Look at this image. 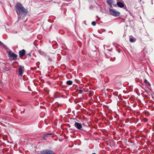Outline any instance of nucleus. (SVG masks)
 I'll list each match as a JSON object with an SVG mask.
<instances>
[{"instance_id":"1","label":"nucleus","mask_w":154,"mask_h":154,"mask_svg":"<svg viewBox=\"0 0 154 154\" xmlns=\"http://www.w3.org/2000/svg\"><path fill=\"white\" fill-rule=\"evenodd\" d=\"M16 11L17 14L20 16L21 14H26L27 12L20 3H17L15 6Z\"/></svg>"},{"instance_id":"2","label":"nucleus","mask_w":154,"mask_h":154,"mask_svg":"<svg viewBox=\"0 0 154 154\" xmlns=\"http://www.w3.org/2000/svg\"><path fill=\"white\" fill-rule=\"evenodd\" d=\"M109 12L111 14L114 16H118L120 15V13L119 11H117L114 9H109Z\"/></svg>"},{"instance_id":"3","label":"nucleus","mask_w":154,"mask_h":154,"mask_svg":"<svg viewBox=\"0 0 154 154\" xmlns=\"http://www.w3.org/2000/svg\"><path fill=\"white\" fill-rule=\"evenodd\" d=\"M8 55L9 58L13 60H15L17 59V55L13 52L10 51L8 53Z\"/></svg>"},{"instance_id":"4","label":"nucleus","mask_w":154,"mask_h":154,"mask_svg":"<svg viewBox=\"0 0 154 154\" xmlns=\"http://www.w3.org/2000/svg\"><path fill=\"white\" fill-rule=\"evenodd\" d=\"M74 126L76 128L79 130H81L82 129V124L80 123L75 122L74 124Z\"/></svg>"},{"instance_id":"5","label":"nucleus","mask_w":154,"mask_h":154,"mask_svg":"<svg viewBox=\"0 0 154 154\" xmlns=\"http://www.w3.org/2000/svg\"><path fill=\"white\" fill-rule=\"evenodd\" d=\"M24 70V67L23 66H20L19 68V74L21 76L23 74Z\"/></svg>"},{"instance_id":"6","label":"nucleus","mask_w":154,"mask_h":154,"mask_svg":"<svg viewBox=\"0 0 154 154\" xmlns=\"http://www.w3.org/2000/svg\"><path fill=\"white\" fill-rule=\"evenodd\" d=\"M25 51L24 49H23L19 51V54L20 57H23L25 54Z\"/></svg>"},{"instance_id":"7","label":"nucleus","mask_w":154,"mask_h":154,"mask_svg":"<svg viewBox=\"0 0 154 154\" xmlns=\"http://www.w3.org/2000/svg\"><path fill=\"white\" fill-rule=\"evenodd\" d=\"M117 4L119 7L122 8L124 7V5L123 3L121 2H118L117 3Z\"/></svg>"},{"instance_id":"8","label":"nucleus","mask_w":154,"mask_h":154,"mask_svg":"<svg viewBox=\"0 0 154 154\" xmlns=\"http://www.w3.org/2000/svg\"><path fill=\"white\" fill-rule=\"evenodd\" d=\"M107 3L110 7H111L112 5V0H107Z\"/></svg>"},{"instance_id":"9","label":"nucleus","mask_w":154,"mask_h":154,"mask_svg":"<svg viewBox=\"0 0 154 154\" xmlns=\"http://www.w3.org/2000/svg\"><path fill=\"white\" fill-rule=\"evenodd\" d=\"M129 40L130 42H134L136 41V39L135 38H130Z\"/></svg>"},{"instance_id":"10","label":"nucleus","mask_w":154,"mask_h":154,"mask_svg":"<svg viewBox=\"0 0 154 154\" xmlns=\"http://www.w3.org/2000/svg\"><path fill=\"white\" fill-rule=\"evenodd\" d=\"M41 154H48V151L47 150L42 151L41 152Z\"/></svg>"},{"instance_id":"11","label":"nucleus","mask_w":154,"mask_h":154,"mask_svg":"<svg viewBox=\"0 0 154 154\" xmlns=\"http://www.w3.org/2000/svg\"><path fill=\"white\" fill-rule=\"evenodd\" d=\"M144 82H145V83H146V84H147L148 85H149V86H150V83L146 79L144 80Z\"/></svg>"},{"instance_id":"12","label":"nucleus","mask_w":154,"mask_h":154,"mask_svg":"<svg viewBox=\"0 0 154 154\" xmlns=\"http://www.w3.org/2000/svg\"><path fill=\"white\" fill-rule=\"evenodd\" d=\"M67 83L68 85H70L72 84V82L71 81L69 80L67 81Z\"/></svg>"},{"instance_id":"13","label":"nucleus","mask_w":154,"mask_h":154,"mask_svg":"<svg viewBox=\"0 0 154 154\" xmlns=\"http://www.w3.org/2000/svg\"><path fill=\"white\" fill-rule=\"evenodd\" d=\"M49 154H54V153L52 151H49Z\"/></svg>"},{"instance_id":"14","label":"nucleus","mask_w":154,"mask_h":154,"mask_svg":"<svg viewBox=\"0 0 154 154\" xmlns=\"http://www.w3.org/2000/svg\"><path fill=\"white\" fill-rule=\"evenodd\" d=\"M91 24L93 26H95L96 24V22L95 21L92 22L91 23Z\"/></svg>"},{"instance_id":"15","label":"nucleus","mask_w":154,"mask_h":154,"mask_svg":"<svg viewBox=\"0 0 154 154\" xmlns=\"http://www.w3.org/2000/svg\"><path fill=\"white\" fill-rule=\"evenodd\" d=\"M122 0H117V2H121L122 1Z\"/></svg>"},{"instance_id":"16","label":"nucleus","mask_w":154,"mask_h":154,"mask_svg":"<svg viewBox=\"0 0 154 154\" xmlns=\"http://www.w3.org/2000/svg\"><path fill=\"white\" fill-rule=\"evenodd\" d=\"M65 136H64V137L66 138H67L68 137L66 136V135H65Z\"/></svg>"},{"instance_id":"17","label":"nucleus","mask_w":154,"mask_h":154,"mask_svg":"<svg viewBox=\"0 0 154 154\" xmlns=\"http://www.w3.org/2000/svg\"><path fill=\"white\" fill-rule=\"evenodd\" d=\"M53 135V134H49V135Z\"/></svg>"},{"instance_id":"18","label":"nucleus","mask_w":154,"mask_h":154,"mask_svg":"<svg viewBox=\"0 0 154 154\" xmlns=\"http://www.w3.org/2000/svg\"><path fill=\"white\" fill-rule=\"evenodd\" d=\"M92 154H96V153H92Z\"/></svg>"},{"instance_id":"19","label":"nucleus","mask_w":154,"mask_h":154,"mask_svg":"<svg viewBox=\"0 0 154 154\" xmlns=\"http://www.w3.org/2000/svg\"><path fill=\"white\" fill-rule=\"evenodd\" d=\"M1 42L0 41V44H1Z\"/></svg>"}]
</instances>
